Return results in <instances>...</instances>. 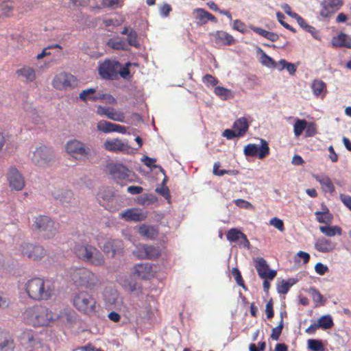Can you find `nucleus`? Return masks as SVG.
I'll return each instance as SVG.
<instances>
[{"label":"nucleus","mask_w":351,"mask_h":351,"mask_svg":"<svg viewBox=\"0 0 351 351\" xmlns=\"http://www.w3.org/2000/svg\"><path fill=\"white\" fill-rule=\"evenodd\" d=\"M22 318L26 324L34 327L54 324L53 312L42 305L27 308L22 313Z\"/></svg>","instance_id":"1"},{"label":"nucleus","mask_w":351,"mask_h":351,"mask_svg":"<svg viewBox=\"0 0 351 351\" xmlns=\"http://www.w3.org/2000/svg\"><path fill=\"white\" fill-rule=\"evenodd\" d=\"M24 288L29 298L38 301L49 299L54 292L51 283L40 278L28 280Z\"/></svg>","instance_id":"2"},{"label":"nucleus","mask_w":351,"mask_h":351,"mask_svg":"<svg viewBox=\"0 0 351 351\" xmlns=\"http://www.w3.org/2000/svg\"><path fill=\"white\" fill-rule=\"evenodd\" d=\"M73 252L79 259L91 265L100 267L105 264L103 254L95 246L86 242L76 243Z\"/></svg>","instance_id":"3"},{"label":"nucleus","mask_w":351,"mask_h":351,"mask_svg":"<svg viewBox=\"0 0 351 351\" xmlns=\"http://www.w3.org/2000/svg\"><path fill=\"white\" fill-rule=\"evenodd\" d=\"M159 220H160V223H155V240H160V246L157 247L158 249L155 247V260L159 257H161L162 260H167V254L165 245L167 242L166 234L169 232V227L164 215H155V222Z\"/></svg>","instance_id":"4"},{"label":"nucleus","mask_w":351,"mask_h":351,"mask_svg":"<svg viewBox=\"0 0 351 351\" xmlns=\"http://www.w3.org/2000/svg\"><path fill=\"white\" fill-rule=\"evenodd\" d=\"M69 274L71 280L77 285L92 287L97 282V276L85 267L71 268Z\"/></svg>","instance_id":"5"},{"label":"nucleus","mask_w":351,"mask_h":351,"mask_svg":"<svg viewBox=\"0 0 351 351\" xmlns=\"http://www.w3.org/2000/svg\"><path fill=\"white\" fill-rule=\"evenodd\" d=\"M73 305L80 311L91 315L96 312V301L86 291L77 293L73 298Z\"/></svg>","instance_id":"6"},{"label":"nucleus","mask_w":351,"mask_h":351,"mask_svg":"<svg viewBox=\"0 0 351 351\" xmlns=\"http://www.w3.org/2000/svg\"><path fill=\"white\" fill-rule=\"evenodd\" d=\"M79 81L73 75L66 73L60 72L57 73L53 78L51 82L52 86L61 91H68L78 86Z\"/></svg>","instance_id":"7"},{"label":"nucleus","mask_w":351,"mask_h":351,"mask_svg":"<svg viewBox=\"0 0 351 351\" xmlns=\"http://www.w3.org/2000/svg\"><path fill=\"white\" fill-rule=\"evenodd\" d=\"M33 226L47 239L53 237L58 230L55 222L47 216L40 215L34 219Z\"/></svg>","instance_id":"8"},{"label":"nucleus","mask_w":351,"mask_h":351,"mask_svg":"<svg viewBox=\"0 0 351 351\" xmlns=\"http://www.w3.org/2000/svg\"><path fill=\"white\" fill-rule=\"evenodd\" d=\"M155 182L158 184V186L155 189V192L162 196L168 204L171 203V195L168 186L166 185L168 178L165 174V170L161 166L155 165Z\"/></svg>","instance_id":"9"},{"label":"nucleus","mask_w":351,"mask_h":351,"mask_svg":"<svg viewBox=\"0 0 351 351\" xmlns=\"http://www.w3.org/2000/svg\"><path fill=\"white\" fill-rule=\"evenodd\" d=\"M110 174L117 180L134 182L136 176L133 171L121 163H111L108 166Z\"/></svg>","instance_id":"10"},{"label":"nucleus","mask_w":351,"mask_h":351,"mask_svg":"<svg viewBox=\"0 0 351 351\" xmlns=\"http://www.w3.org/2000/svg\"><path fill=\"white\" fill-rule=\"evenodd\" d=\"M53 159L52 151L46 146L36 147L32 152L31 160L38 167L44 168L48 166Z\"/></svg>","instance_id":"11"},{"label":"nucleus","mask_w":351,"mask_h":351,"mask_svg":"<svg viewBox=\"0 0 351 351\" xmlns=\"http://www.w3.org/2000/svg\"><path fill=\"white\" fill-rule=\"evenodd\" d=\"M103 147L106 150L111 152H123L124 154H134V151L131 147L127 141L118 138H108L103 143Z\"/></svg>","instance_id":"12"},{"label":"nucleus","mask_w":351,"mask_h":351,"mask_svg":"<svg viewBox=\"0 0 351 351\" xmlns=\"http://www.w3.org/2000/svg\"><path fill=\"white\" fill-rule=\"evenodd\" d=\"M270 153V149L268 143L265 140L261 139V146L258 147L256 144H247L244 148V154L247 156L255 157L257 156L259 159H263L268 156Z\"/></svg>","instance_id":"13"},{"label":"nucleus","mask_w":351,"mask_h":351,"mask_svg":"<svg viewBox=\"0 0 351 351\" xmlns=\"http://www.w3.org/2000/svg\"><path fill=\"white\" fill-rule=\"evenodd\" d=\"M120 63L116 60H106L99 65V73L104 79L113 80L118 76Z\"/></svg>","instance_id":"14"},{"label":"nucleus","mask_w":351,"mask_h":351,"mask_svg":"<svg viewBox=\"0 0 351 351\" xmlns=\"http://www.w3.org/2000/svg\"><path fill=\"white\" fill-rule=\"evenodd\" d=\"M20 252L23 255L34 261L40 260L45 256V250L42 246L28 243H23L21 245Z\"/></svg>","instance_id":"15"},{"label":"nucleus","mask_w":351,"mask_h":351,"mask_svg":"<svg viewBox=\"0 0 351 351\" xmlns=\"http://www.w3.org/2000/svg\"><path fill=\"white\" fill-rule=\"evenodd\" d=\"M7 180L11 190L21 191L25 184L23 176L19 171L14 168L10 167L7 173Z\"/></svg>","instance_id":"16"},{"label":"nucleus","mask_w":351,"mask_h":351,"mask_svg":"<svg viewBox=\"0 0 351 351\" xmlns=\"http://www.w3.org/2000/svg\"><path fill=\"white\" fill-rule=\"evenodd\" d=\"M97 114L100 116H105L108 119L114 121L125 123V113L121 110H116L115 108L110 107H104L102 106H98L97 107Z\"/></svg>","instance_id":"17"},{"label":"nucleus","mask_w":351,"mask_h":351,"mask_svg":"<svg viewBox=\"0 0 351 351\" xmlns=\"http://www.w3.org/2000/svg\"><path fill=\"white\" fill-rule=\"evenodd\" d=\"M210 36L216 47L232 45L235 42V39L232 35L222 30L210 33Z\"/></svg>","instance_id":"18"},{"label":"nucleus","mask_w":351,"mask_h":351,"mask_svg":"<svg viewBox=\"0 0 351 351\" xmlns=\"http://www.w3.org/2000/svg\"><path fill=\"white\" fill-rule=\"evenodd\" d=\"M66 150L70 155L77 157L84 156L89 154V149L82 142L77 140H71L67 142Z\"/></svg>","instance_id":"19"},{"label":"nucleus","mask_w":351,"mask_h":351,"mask_svg":"<svg viewBox=\"0 0 351 351\" xmlns=\"http://www.w3.org/2000/svg\"><path fill=\"white\" fill-rule=\"evenodd\" d=\"M226 238L230 243H237L247 249L250 247V243L246 235L237 228L230 229L226 234Z\"/></svg>","instance_id":"20"},{"label":"nucleus","mask_w":351,"mask_h":351,"mask_svg":"<svg viewBox=\"0 0 351 351\" xmlns=\"http://www.w3.org/2000/svg\"><path fill=\"white\" fill-rule=\"evenodd\" d=\"M54 324L67 326L71 324L75 319V313L69 308H64L58 312H53Z\"/></svg>","instance_id":"21"},{"label":"nucleus","mask_w":351,"mask_h":351,"mask_svg":"<svg viewBox=\"0 0 351 351\" xmlns=\"http://www.w3.org/2000/svg\"><path fill=\"white\" fill-rule=\"evenodd\" d=\"M343 0H324L322 3L320 15L324 18L330 17L343 5Z\"/></svg>","instance_id":"22"},{"label":"nucleus","mask_w":351,"mask_h":351,"mask_svg":"<svg viewBox=\"0 0 351 351\" xmlns=\"http://www.w3.org/2000/svg\"><path fill=\"white\" fill-rule=\"evenodd\" d=\"M255 262V268L260 278L271 280L276 276V271L270 270L269 265L263 258H258Z\"/></svg>","instance_id":"23"},{"label":"nucleus","mask_w":351,"mask_h":351,"mask_svg":"<svg viewBox=\"0 0 351 351\" xmlns=\"http://www.w3.org/2000/svg\"><path fill=\"white\" fill-rule=\"evenodd\" d=\"M52 196L64 205H70L75 202V197L71 191L66 189L55 188L51 192Z\"/></svg>","instance_id":"24"},{"label":"nucleus","mask_w":351,"mask_h":351,"mask_svg":"<svg viewBox=\"0 0 351 351\" xmlns=\"http://www.w3.org/2000/svg\"><path fill=\"white\" fill-rule=\"evenodd\" d=\"M120 217L126 221H138L147 218V213L141 208H132L122 211Z\"/></svg>","instance_id":"25"},{"label":"nucleus","mask_w":351,"mask_h":351,"mask_svg":"<svg viewBox=\"0 0 351 351\" xmlns=\"http://www.w3.org/2000/svg\"><path fill=\"white\" fill-rule=\"evenodd\" d=\"M104 300L106 305L110 308H119L120 307L118 292L113 288L109 287L104 290Z\"/></svg>","instance_id":"26"},{"label":"nucleus","mask_w":351,"mask_h":351,"mask_svg":"<svg viewBox=\"0 0 351 351\" xmlns=\"http://www.w3.org/2000/svg\"><path fill=\"white\" fill-rule=\"evenodd\" d=\"M134 274L142 279H150L154 276L152 263H141L134 267Z\"/></svg>","instance_id":"27"},{"label":"nucleus","mask_w":351,"mask_h":351,"mask_svg":"<svg viewBox=\"0 0 351 351\" xmlns=\"http://www.w3.org/2000/svg\"><path fill=\"white\" fill-rule=\"evenodd\" d=\"M114 191L109 188L103 187L101 188L97 193V199L99 202L103 201L104 204L106 206H108V209L111 211H113L117 209V208H112L108 206V204L112 202L114 199Z\"/></svg>","instance_id":"28"},{"label":"nucleus","mask_w":351,"mask_h":351,"mask_svg":"<svg viewBox=\"0 0 351 351\" xmlns=\"http://www.w3.org/2000/svg\"><path fill=\"white\" fill-rule=\"evenodd\" d=\"M335 247L336 243L335 242L325 237L318 238L315 243V250L322 253L330 252Z\"/></svg>","instance_id":"29"},{"label":"nucleus","mask_w":351,"mask_h":351,"mask_svg":"<svg viewBox=\"0 0 351 351\" xmlns=\"http://www.w3.org/2000/svg\"><path fill=\"white\" fill-rule=\"evenodd\" d=\"M122 247V242L120 240L110 239L104 245L102 250L108 256L113 257L115 254Z\"/></svg>","instance_id":"30"},{"label":"nucleus","mask_w":351,"mask_h":351,"mask_svg":"<svg viewBox=\"0 0 351 351\" xmlns=\"http://www.w3.org/2000/svg\"><path fill=\"white\" fill-rule=\"evenodd\" d=\"M14 343L9 332L0 330V351H14Z\"/></svg>","instance_id":"31"},{"label":"nucleus","mask_w":351,"mask_h":351,"mask_svg":"<svg viewBox=\"0 0 351 351\" xmlns=\"http://www.w3.org/2000/svg\"><path fill=\"white\" fill-rule=\"evenodd\" d=\"M21 342L23 346L34 347L37 344V339L35 333L32 330H24L20 336Z\"/></svg>","instance_id":"32"},{"label":"nucleus","mask_w":351,"mask_h":351,"mask_svg":"<svg viewBox=\"0 0 351 351\" xmlns=\"http://www.w3.org/2000/svg\"><path fill=\"white\" fill-rule=\"evenodd\" d=\"M16 74L23 81L27 82H33L36 79L35 70L29 66H24L20 69H18Z\"/></svg>","instance_id":"33"},{"label":"nucleus","mask_w":351,"mask_h":351,"mask_svg":"<svg viewBox=\"0 0 351 351\" xmlns=\"http://www.w3.org/2000/svg\"><path fill=\"white\" fill-rule=\"evenodd\" d=\"M133 254L139 258H151L154 254V248L143 244L136 247Z\"/></svg>","instance_id":"34"},{"label":"nucleus","mask_w":351,"mask_h":351,"mask_svg":"<svg viewBox=\"0 0 351 351\" xmlns=\"http://www.w3.org/2000/svg\"><path fill=\"white\" fill-rule=\"evenodd\" d=\"M332 45L336 47H346L351 49V37L347 34L341 33L332 39Z\"/></svg>","instance_id":"35"},{"label":"nucleus","mask_w":351,"mask_h":351,"mask_svg":"<svg viewBox=\"0 0 351 351\" xmlns=\"http://www.w3.org/2000/svg\"><path fill=\"white\" fill-rule=\"evenodd\" d=\"M315 180L321 184L322 189L325 193H333L335 191V186L328 176L320 177L317 175L314 176Z\"/></svg>","instance_id":"36"},{"label":"nucleus","mask_w":351,"mask_h":351,"mask_svg":"<svg viewBox=\"0 0 351 351\" xmlns=\"http://www.w3.org/2000/svg\"><path fill=\"white\" fill-rule=\"evenodd\" d=\"M249 124L247 120L245 117H241L235 121L233 128L237 132L238 136H243L247 131Z\"/></svg>","instance_id":"37"},{"label":"nucleus","mask_w":351,"mask_h":351,"mask_svg":"<svg viewBox=\"0 0 351 351\" xmlns=\"http://www.w3.org/2000/svg\"><path fill=\"white\" fill-rule=\"evenodd\" d=\"M99 93L97 92L96 88H90L83 90L79 95V98L83 101H86L87 100H92L93 101H99Z\"/></svg>","instance_id":"38"},{"label":"nucleus","mask_w":351,"mask_h":351,"mask_svg":"<svg viewBox=\"0 0 351 351\" xmlns=\"http://www.w3.org/2000/svg\"><path fill=\"white\" fill-rule=\"evenodd\" d=\"M107 45L114 49L117 50H127L128 49V44L127 42L123 38L120 37H115L110 38L107 42Z\"/></svg>","instance_id":"39"},{"label":"nucleus","mask_w":351,"mask_h":351,"mask_svg":"<svg viewBox=\"0 0 351 351\" xmlns=\"http://www.w3.org/2000/svg\"><path fill=\"white\" fill-rule=\"evenodd\" d=\"M315 215L317 221L322 223H330L333 218L332 215L330 213L329 210L326 206L323 208V211H316Z\"/></svg>","instance_id":"40"},{"label":"nucleus","mask_w":351,"mask_h":351,"mask_svg":"<svg viewBox=\"0 0 351 351\" xmlns=\"http://www.w3.org/2000/svg\"><path fill=\"white\" fill-rule=\"evenodd\" d=\"M120 285L128 292L132 293L137 289V285L130 276H125L119 280Z\"/></svg>","instance_id":"41"},{"label":"nucleus","mask_w":351,"mask_h":351,"mask_svg":"<svg viewBox=\"0 0 351 351\" xmlns=\"http://www.w3.org/2000/svg\"><path fill=\"white\" fill-rule=\"evenodd\" d=\"M251 29L258 35L272 41L276 42L278 40V35L276 33L265 30L261 27H252Z\"/></svg>","instance_id":"42"},{"label":"nucleus","mask_w":351,"mask_h":351,"mask_svg":"<svg viewBox=\"0 0 351 351\" xmlns=\"http://www.w3.org/2000/svg\"><path fill=\"white\" fill-rule=\"evenodd\" d=\"M308 293L313 302L315 303L316 306H323L325 304L326 300L324 299L323 295L318 289L315 287H311L308 290Z\"/></svg>","instance_id":"43"},{"label":"nucleus","mask_w":351,"mask_h":351,"mask_svg":"<svg viewBox=\"0 0 351 351\" xmlns=\"http://www.w3.org/2000/svg\"><path fill=\"white\" fill-rule=\"evenodd\" d=\"M319 230L327 237H334L335 234L341 235L342 230L339 226H320Z\"/></svg>","instance_id":"44"},{"label":"nucleus","mask_w":351,"mask_h":351,"mask_svg":"<svg viewBox=\"0 0 351 351\" xmlns=\"http://www.w3.org/2000/svg\"><path fill=\"white\" fill-rule=\"evenodd\" d=\"M311 88L313 93L316 96H319L324 90H326V86L322 80H315L311 84Z\"/></svg>","instance_id":"45"},{"label":"nucleus","mask_w":351,"mask_h":351,"mask_svg":"<svg viewBox=\"0 0 351 351\" xmlns=\"http://www.w3.org/2000/svg\"><path fill=\"white\" fill-rule=\"evenodd\" d=\"M124 21L122 16H115L114 18H104L103 23L106 27H117L121 25Z\"/></svg>","instance_id":"46"},{"label":"nucleus","mask_w":351,"mask_h":351,"mask_svg":"<svg viewBox=\"0 0 351 351\" xmlns=\"http://www.w3.org/2000/svg\"><path fill=\"white\" fill-rule=\"evenodd\" d=\"M317 323L319 328L325 330L330 328L334 324L332 319L330 315L322 316L318 319Z\"/></svg>","instance_id":"47"},{"label":"nucleus","mask_w":351,"mask_h":351,"mask_svg":"<svg viewBox=\"0 0 351 351\" xmlns=\"http://www.w3.org/2000/svg\"><path fill=\"white\" fill-rule=\"evenodd\" d=\"M307 126V121L304 119H297L294 126L293 131L295 136H299Z\"/></svg>","instance_id":"48"},{"label":"nucleus","mask_w":351,"mask_h":351,"mask_svg":"<svg viewBox=\"0 0 351 351\" xmlns=\"http://www.w3.org/2000/svg\"><path fill=\"white\" fill-rule=\"evenodd\" d=\"M113 123L105 120L99 121L97 124V130L104 133L112 132Z\"/></svg>","instance_id":"49"},{"label":"nucleus","mask_w":351,"mask_h":351,"mask_svg":"<svg viewBox=\"0 0 351 351\" xmlns=\"http://www.w3.org/2000/svg\"><path fill=\"white\" fill-rule=\"evenodd\" d=\"M139 234L145 239H152L154 235V227L143 224L139 227Z\"/></svg>","instance_id":"50"},{"label":"nucleus","mask_w":351,"mask_h":351,"mask_svg":"<svg viewBox=\"0 0 351 351\" xmlns=\"http://www.w3.org/2000/svg\"><path fill=\"white\" fill-rule=\"evenodd\" d=\"M294 283L295 280L293 279H289L287 281L282 280L278 286V292L280 294H286Z\"/></svg>","instance_id":"51"},{"label":"nucleus","mask_w":351,"mask_h":351,"mask_svg":"<svg viewBox=\"0 0 351 351\" xmlns=\"http://www.w3.org/2000/svg\"><path fill=\"white\" fill-rule=\"evenodd\" d=\"M283 317L282 315L281 314V318L279 324L272 329L271 334L270 335V337L273 340L278 341L279 339V337L283 329Z\"/></svg>","instance_id":"52"},{"label":"nucleus","mask_w":351,"mask_h":351,"mask_svg":"<svg viewBox=\"0 0 351 351\" xmlns=\"http://www.w3.org/2000/svg\"><path fill=\"white\" fill-rule=\"evenodd\" d=\"M308 348L313 351H324V347L321 341L317 339H308Z\"/></svg>","instance_id":"53"},{"label":"nucleus","mask_w":351,"mask_h":351,"mask_svg":"<svg viewBox=\"0 0 351 351\" xmlns=\"http://www.w3.org/2000/svg\"><path fill=\"white\" fill-rule=\"evenodd\" d=\"M127 44L128 45L134 46L135 47H138L140 46L137 34L135 31L133 29H130L128 35V39H127Z\"/></svg>","instance_id":"54"},{"label":"nucleus","mask_w":351,"mask_h":351,"mask_svg":"<svg viewBox=\"0 0 351 351\" xmlns=\"http://www.w3.org/2000/svg\"><path fill=\"white\" fill-rule=\"evenodd\" d=\"M132 65L136 66V64H134V63L132 64L130 62H128L125 64V65L124 66H122L120 64V69L118 71V74H119L123 79H126V80L130 79L131 75H130V73L129 71V66H130Z\"/></svg>","instance_id":"55"},{"label":"nucleus","mask_w":351,"mask_h":351,"mask_svg":"<svg viewBox=\"0 0 351 351\" xmlns=\"http://www.w3.org/2000/svg\"><path fill=\"white\" fill-rule=\"evenodd\" d=\"M232 274L234 276L235 281L239 285L240 287H243V289H246V287L245 285L244 280L242 278L241 274L238 268L234 267L232 269Z\"/></svg>","instance_id":"56"},{"label":"nucleus","mask_w":351,"mask_h":351,"mask_svg":"<svg viewBox=\"0 0 351 351\" xmlns=\"http://www.w3.org/2000/svg\"><path fill=\"white\" fill-rule=\"evenodd\" d=\"M11 304V300L8 295L0 291V310L8 308Z\"/></svg>","instance_id":"57"},{"label":"nucleus","mask_w":351,"mask_h":351,"mask_svg":"<svg viewBox=\"0 0 351 351\" xmlns=\"http://www.w3.org/2000/svg\"><path fill=\"white\" fill-rule=\"evenodd\" d=\"M214 93L216 95L219 96L221 99L225 100L229 97L230 90L222 86H216L214 89Z\"/></svg>","instance_id":"58"},{"label":"nucleus","mask_w":351,"mask_h":351,"mask_svg":"<svg viewBox=\"0 0 351 351\" xmlns=\"http://www.w3.org/2000/svg\"><path fill=\"white\" fill-rule=\"evenodd\" d=\"M261 62L263 64L269 67V68H275L277 67V62L271 58L270 56H267L265 53H263L262 56Z\"/></svg>","instance_id":"59"},{"label":"nucleus","mask_w":351,"mask_h":351,"mask_svg":"<svg viewBox=\"0 0 351 351\" xmlns=\"http://www.w3.org/2000/svg\"><path fill=\"white\" fill-rule=\"evenodd\" d=\"M197 12V19L200 21L202 24H205L207 23V16L206 14H208V12L205 10L203 8H197L195 10Z\"/></svg>","instance_id":"60"},{"label":"nucleus","mask_w":351,"mask_h":351,"mask_svg":"<svg viewBox=\"0 0 351 351\" xmlns=\"http://www.w3.org/2000/svg\"><path fill=\"white\" fill-rule=\"evenodd\" d=\"M202 81L207 86H214L218 83V80L210 74L205 75L202 78Z\"/></svg>","instance_id":"61"},{"label":"nucleus","mask_w":351,"mask_h":351,"mask_svg":"<svg viewBox=\"0 0 351 351\" xmlns=\"http://www.w3.org/2000/svg\"><path fill=\"white\" fill-rule=\"evenodd\" d=\"M99 101H103L109 104H115L117 103L115 98L110 94L99 93Z\"/></svg>","instance_id":"62"},{"label":"nucleus","mask_w":351,"mask_h":351,"mask_svg":"<svg viewBox=\"0 0 351 351\" xmlns=\"http://www.w3.org/2000/svg\"><path fill=\"white\" fill-rule=\"evenodd\" d=\"M269 223L277 228L279 231L283 232L285 230L283 221L277 218L274 217L269 221Z\"/></svg>","instance_id":"63"},{"label":"nucleus","mask_w":351,"mask_h":351,"mask_svg":"<svg viewBox=\"0 0 351 351\" xmlns=\"http://www.w3.org/2000/svg\"><path fill=\"white\" fill-rule=\"evenodd\" d=\"M12 10V6L8 3H2L0 5V14L5 16H9Z\"/></svg>","instance_id":"64"}]
</instances>
